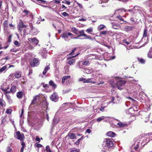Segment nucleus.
I'll return each mask as SVG.
<instances>
[{
    "label": "nucleus",
    "instance_id": "1",
    "mask_svg": "<svg viewBox=\"0 0 152 152\" xmlns=\"http://www.w3.org/2000/svg\"><path fill=\"white\" fill-rule=\"evenodd\" d=\"M113 142L110 139H106L104 141L102 147L104 149H107V148H110L113 146Z\"/></svg>",
    "mask_w": 152,
    "mask_h": 152
},
{
    "label": "nucleus",
    "instance_id": "2",
    "mask_svg": "<svg viewBox=\"0 0 152 152\" xmlns=\"http://www.w3.org/2000/svg\"><path fill=\"white\" fill-rule=\"evenodd\" d=\"M14 137L19 140L22 141L24 139V136L23 133H21L19 131H17L15 133Z\"/></svg>",
    "mask_w": 152,
    "mask_h": 152
},
{
    "label": "nucleus",
    "instance_id": "3",
    "mask_svg": "<svg viewBox=\"0 0 152 152\" xmlns=\"http://www.w3.org/2000/svg\"><path fill=\"white\" fill-rule=\"evenodd\" d=\"M61 36L66 41H69V39H68L69 36L71 38L73 36V35L70 32L64 33L61 34Z\"/></svg>",
    "mask_w": 152,
    "mask_h": 152
},
{
    "label": "nucleus",
    "instance_id": "4",
    "mask_svg": "<svg viewBox=\"0 0 152 152\" xmlns=\"http://www.w3.org/2000/svg\"><path fill=\"white\" fill-rule=\"evenodd\" d=\"M79 53L77 54L76 55L73 56L72 57H68L67 58V60H68L67 61V63L71 65H73L75 63V59H71L72 58H75L77 56Z\"/></svg>",
    "mask_w": 152,
    "mask_h": 152
},
{
    "label": "nucleus",
    "instance_id": "5",
    "mask_svg": "<svg viewBox=\"0 0 152 152\" xmlns=\"http://www.w3.org/2000/svg\"><path fill=\"white\" fill-rule=\"evenodd\" d=\"M79 33L80 34L77 35L78 37H79L81 36H83L85 37V38L83 39H88L91 40L92 39V38L91 37L85 34L84 31L83 30L81 31H79L78 34Z\"/></svg>",
    "mask_w": 152,
    "mask_h": 152
},
{
    "label": "nucleus",
    "instance_id": "6",
    "mask_svg": "<svg viewBox=\"0 0 152 152\" xmlns=\"http://www.w3.org/2000/svg\"><path fill=\"white\" fill-rule=\"evenodd\" d=\"M28 40L29 42L35 45H37L39 42V40L36 37L28 38Z\"/></svg>",
    "mask_w": 152,
    "mask_h": 152
},
{
    "label": "nucleus",
    "instance_id": "7",
    "mask_svg": "<svg viewBox=\"0 0 152 152\" xmlns=\"http://www.w3.org/2000/svg\"><path fill=\"white\" fill-rule=\"evenodd\" d=\"M39 64V60L37 58H34L30 62V65L34 67L38 65Z\"/></svg>",
    "mask_w": 152,
    "mask_h": 152
},
{
    "label": "nucleus",
    "instance_id": "8",
    "mask_svg": "<svg viewBox=\"0 0 152 152\" xmlns=\"http://www.w3.org/2000/svg\"><path fill=\"white\" fill-rule=\"evenodd\" d=\"M126 83V81L125 80H121L117 82L116 85L118 89L121 90L122 88L121 87L123 85L125 84Z\"/></svg>",
    "mask_w": 152,
    "mask_h": 152
},
{
    "label": "nucleus",
    "instance_id": "9",
    "mask_svg": "<svg viewBox=\"0 0 152 152\" xmlns=\"http://www.w3.org/2000/svg\"><path fill=\"white\" fill-rule=\"evenodd\" d=\"M39 97L38 95H37L35 96L33 100L31 105H32L35 104L37 102V101L39 100Z\"/></svg>",
    "mask_w": 152,
    "mask_h": 152
},
{
    "label": "nucleus",
    "instance_id": "10",
    "mask_svg": "<svg viewBox=\"0 0 152 152\" xmlns=\"http://www.w3.org/2000/svg\"><path fill=\"white\" fill-rule=\"evenodd\" d=\"M41 106L43 108H44L46 110H47L48 108V104L45 101L42 102L40 104Z\"/></svg>",
    "mask_w": 152,
    "mask_h": 152
},
{
    "label": "nucleus",
    "instance_id": "11",
    "mask_svg": "<svg viewBox=\"0 0 152 152\" xmlns=\"http://www.w3.org/2000/svg\"><path fill=\"white\" fill-rule=\"evenodd\" d=\"M50 99L52 101L56 102L57 98V95L56 94L53 93L50 97Z\"/></svg>",
    "mask_w": 152,
    "mask_h": 152
},
{
    "label": "nucleus",
    "instance_id": "12",
    "mask_svg": "<svg viewBox=\"0 0 152 152\" xmlns=\"http://www.w3.org/2000/svg\"><path fill=\"white\" fill-rule=\"evenodd\" d=\"M134 28V26H126L125 27L124 30L126 31H128L132 30Z\"/></svg>",
    "mask_w": 152,
    "mask_h": 152
},
{
    "label": "nucleus",
    "instance_id": "13",
    "mask_svg": "<svg viewBox=\"0 0 152 152\" xmlns=\"http://www.w3.org/2000/svg\"><path fill=\"white\" fill-rule=\"evenodd\" d=\"M67 136L69 137L70 139H75L76 138L75 134L73 133H69L67 135Z\"/></svg>",
    "mask_w": 152,
    "mask_h": 152
},
{
    "label": "nucleus",
    "instance_id": "14",
    "mask_svg": "<svg viewBox=\"0 0 152 152\" xmlns=\"http://www.w3.org/2000/svg\"><path fill=\"white\" fill-rule=\"evenodd\" d=\"M107 135L110 137H114L115 136V134L111 131H110L107 132Z\"/></svg>",
    "mask_w": 152,
    "mask_h": 152
},
{
    "label": "nucleus",
    "instance_id": "15",
    "mask_svg": "<svg viewBox=\"0 0 152 152\" xmlns=\"http://www.w3.org/2000/svg\"><path fill=\"white\" fill-rule=\"evenodd\" d=\"M48 64V65H47L45 67L44 70L42 72V74L44 75L46 74L47 71L50 69V64Z\"/></svg>",
    "mask_w": 152,
    "mask_h": 152
},
{
    "label": "nucleus",
    "instance_id": "16",
    "mask_svg": "<svg viewBox=\"0 0 152 152\" xmlns=\"http://www.w3.org/2000/svg\"><path fill=\"white\" fill-rule=\"evenodd\" d=\"M94 79L93 78H90L86 79V83H94L96 82L95 81H93Z\"/></svg>",
    "mask_w": 152,
    "mask_h": 152
},
{
    "label": "nucleus",
    "instance_id": "17",
    "mask_svg": "<svg viewBox=\"0 0 152 152\" xmlns=\"http://www.w3.org/2000/svg\"><path fill=\"white\" fill-rule=\"evenodd\" d=\"M15 76L16 78H19L21 76V72L19 71L16 72L15 73Z\"/></svg>",
    "mask_w": 152,
    "mask_h": 152
},
{
    "label": "nucleus",
    "instance_id": "18",
    "mask_svg": "<svg viewBox=\"0 0 152 152\" xmlns=\"http://www.w3.org/2000/svg\"><path fill=\"white\" fill-rule=\"evenodd\" d=\"M72 31L73 32L76 34H78L79 30L76 28L74 27H73L71 28Z\"/></svg>",
    "mask_w": 152,
    "mask_h": 152
},
{
    "label": "nucleus",
    "instance_id": "19",
    "mask_svg": "<svg viewBox=\"0 0 152 152\" xmlns=\"http://www.w3.org/2000/svg\"><path fill=\"white\" fill-rule=\"evenodd\" d=\"M148 56L149 58H152V47L150 49L148 53Z\"/></svg>",
    "mask_w": 152,
    "mask_h": 152
},
{
    "label": "nucleus",
    "instance_id": "20",
    "mask_svg": "<svg viewBox=\"0 0 152 152\" xmlns=\"http://www.w3.org/2000/svg\"><path fill=\"white\" fill-rule=\"evenodd\" d=\"M106 27L103 24H101L98 26L97 29L99 31H100L103 30Z\"/></svg>",
    "mask_w": 152,
    "mask_h": 152
},
{
    "label": "nucleus",
    "instance_id": "21",
    "mask_svg": "<svg viewBox=\"0 0 152 152\" xmlns=\"http://www.w3.org/2000/svg\"><path fill=\"white\" fill-rule=\"evenodd\" d=\"M17 96L19 99H21L23 97V94L22 92L19 91L17 93Z\"/></svg>",
    "mask_w": 152,
    "mask_h": 152
},
{
    "label": "nucleus",
    "instance_id": "22",
    "mask_svg": "<svg viewBox=\"0 0 152 152\" xmlns=\"http://www.w3.org/2000/svg\"><path fill=\"white\" fill-rule=\"evenodd\" d=\"M59 119L58 118L55 117L53 120V123L56 124H58L59 121Z\"/></svg>",
    "mask_w": 152,
    "mask_h": 152
},
{
    "label": "nucleus",
    "instance_id": "23",
    "mask_svg": "<svg viewBox=\"0 0 152 152\" xmlns=\"http://www.w3.org/2000/svg\"><path fill=\"white\" fill-rule=\"evenodd\" d=\"M16 86H12L10 89V91H11V93H14L16 91Z\"/></svg>",
    "mask_w": 152,
    "mask_h": 152
},
{
    "label": "nucleus",
    "instance_id": "24",
    "mask_svg": "<svg viewBox=\"0 0 152 152\" xmlns=\"http://www.w3.org/2000/svg\"><path fill=\"white\" fill-rule=\"evenodd\" d=\"M117 18H118V19L119 20V21L118 22L121 23H122L124 21V19L122 18V17L120 15L118 16L117 17Z\"/></svg>",
    "mask_w": 152,
    "mask_h": 152
},
{
    "label": "nucleus",
    "instance_id": "25",
    "mask_svg": "<svg viewBox=\"0 0 152 152\" xmlns=\"http://www.w3.org/2000/svg\"><path fill=\"white\" fill-rule=\"evenodd\" d=\"M120 127H124L126 126V124L123 123L121 122H119L117 124Z\"/></svg>",
    "mask_w": 152,
    "mask_h": 152
},
{
    "label": "nucleus",
    "instance_id": "26",
    "mask_svg": "<svg viewBox=\"0 0 152 152\" xmlns=\"http://www.w3.org/2000/svg\"><path fill=\"white\" fill-rule=\"evenodd\" d=\"M0 105L2 107L5 106V102L2 99H0Z\"/></svg>",
    "mask_w": 152,
    "mask_h": 152
},
{
    "label": "nucleus",
    "instance_id": "27",
    "mask_svg": "<svg viewBox=\"0 0 152 152\" xmlns=\"http://www.w3.org/2000/svg\"><path fill=\"white\" fill-rule=\"evenodd\" d=\"M70 77V76H64L62 78V83H64L66 80L69 78Z\"/></svg>",
    "mask_w": 152,
    "mask_h": 152
},
{
    "label": "nucleus",
    "instance_id": "28",
    "mask_svg": "<svg viewBox=\"0 0 152 152\" xmlns=\"http://www.w3.org/2000/svg\"><path fill=\"white\" fill-rule=\"evenodd\" d=\"M49 84L54 88L56 87V85L54 84L53 82L51 80L49 82Z\"/></svg>",
    "mask_w": 152,
    "mask_h": 152
},
{
    "label": "nucleus",
    "instance_id": "29",
    "mask_svg": "<svg viewBox=\"0 0 152 152\" xmlns=\"http://www.w3.org/2000/svg\"><path fill=\"white\" fill-rule=\"evenodd\" d=\"M22 147L21 148L20 152H23V149L25 146V143L23 141L21 142Z\"/></svg>",
    "mask_w": 152,
    "mask_h": 152
},
{
    "label": "nucleus",
    "instance_id": "30",
    "mask_svg": "<svg viewBox=\"0 0 152 152\" xmlns=\"http://www.w3.org/2000/svg\"><path fill=\"white\" fill-rule=\"evenodd\" d=\"M18 26L22 28H26L27 27V26L23 24L22 20H21L20 22L19 23Z\"/></svg>",
    "mask_w": 152,
    "mask_h": 152
},
{
    "label": "nucleus",
    "instance_id": "31",
    "mask_svg": "<svg viewBox=\"0 0 152 152\" xmlns=\"http://www.w3.org/2000/svg\"><path fill=\"white\" fill-rule=\"evenodd\" d=\"M7 68V66L5 65L0 69V72L1 73L5 70Z\"/></svg>",
    "mask_w": 152,
    "mask_h": 152
},
{
    "label": "nucleus",
    "instance_id": "32",
    "mask_svg": "<svg viewBox=\"0 0 152 152\" xmlns=\"http://www.w3.org/2000/svg\"><path fill=\"white\" fill-rule=\"evenodd\" d=\"M28 29H25L23 31V36L25 37L28 34Z\"/></svg>",
    "mask_w": 152,
    "mask_h": 152
},
{
    "label": "nucleus",
    "instance_id": "33",
    "mask_svg": "<svg viewBox=\"0 0 152 152\" xmlns=\"http://www.w3.org/2000/svg\"><path fill=\"white\" fill-rule=\"evenodd\" d=\"M23 13L24 15L25 16H27L28 14L30 13V11L26 10H24L23 11Z\"/></svg>",
    "mask_w": 152,
    "mask_h": 152
},
{
    "label": "nucleus",
    "instance_id": "34",
    "mask_svg": "<svg viewBox=\"0 0 152 152\" xmlns=\"http://www.w3.org/2000/svg\"><path fill=\"white\" fill-rule=\"evenodd\" d=\"M79 81H82L83 83H86V79L85 78H80L79 79Z\"/></svg>",
    "mask_w": 152,
    "mask_h": 152
},
{
    "label": "nucleus",
    "instance_id": "35",
    "mask_svg": "<svg viewBox=\"0 0 152 152\" xmlns=\"http://www.w3.org/2000/svg\"><path fill=\"white\" fill-rule=\"evenodd\" d=\"M104 117L103 116L97 118L96 121L98 122H100L104 119Z\"/></svg>",
    "mask_w": 152,
    "mask_h": 152
},
{
    "label": "nucleus",
    "instance_id": "36",
    "mask_svg": "<svg viewBox=\"0 0 152 152\" xmlns=\"http://www.w3.org/2000/svg\"><path fill=\"white\" fill-rule=\"evenodd\" d=\"M108 31H102L100 32V34L106 35L108 34Z\"/></svg>",
    "mask_w": 152,
    "mask_h": 152
},
{
    "label": "nucleus",
    "instance_id": "37",
    "mask_svg": "<svg viewBox=\"0 0 152 152\" xmlns=\"http://www.w3.org/2000/svg\"><path fill=\"white\" fill-rule=\"evenodd\" d=\"M46 150L47 152H52L49 146L47 145L46 147Z\"/></svg>",
    "mask_w": 152,
    "mask_h": 152
},
{
    "label": "nucleus",
    "instance_id": "38",
    "mask_svg": "<svg viewBox=\"0 0 152 152\" xmlns=\"http://www.w3.org/2000/svg\"><path fill=\"white\" fill-rule=\"evenodd\" d=\"M38 3H42V4H45L47 3V1H46L44 0H37Z\"/></svg>",
    "mask_w": 152,
    "mask_h": 152
},
{
    "label": "nucleus",
    "instance_id": "39",
    "mask_svg": "<svg viewBox=\"0 0 152 152\" xmlns=\"http://www.w3.org/2000/svg\"><path fill=\"white\" fill-rule=\"evenodd\" d=\"M77 48H75L72 50L71 53H70L68 56L69 55H73L74 54L75 51L77 50Z\"/></svg>",
    "mask_w": 152,
    "mask_h": 152
},
{
    "label": "nucleus",
    "instance_id": "40",
    "mask_svg": "<svg viewBox=\"0 0 152 152\" xmlns=\"http://www.w3.org/2000/svg\"><path fill=\"white\" fill-rule=\"evenodd\" d=\"M83 137V136L81 138L78 139L77 141L75 142V144L77 145H78L80 144V142L82 139V138Z\"/></svg>",
    "mask_w": 152,
    "mask_h": 152
},
{
    "label": "nucleus",
    "instance_id": "41",
    "mask_svg": "<svg viewBox=\"0 0 152 152\" xmlns=\"http://www.w3.org/2000/svg\"><path fill=\"white\" fill-rule=\"evenodd\" d=\"M107 35H108L109 36H113L114 35V34L112 31H108V33Z\"/></svg>",
    "mask_w": 152,
    "mask_h": 152
},
{
    "label": "nucleus",
    "instance_id": "42",
    "mask_svg": "<svg viewBox=\"0 0 152 152\" xmlns=\"http://www.w3.org/2000/svg\"><path fill=\"white\" fill-rule=\"evenodd\" d=\"M147 31L146 29L144 30V33L143 34V37H146L147 36Z\"/></svg>",
    "mask_w": 152,
    "mask_h": 152
},
{
    "label": "nucleus",
    "instance_id": "43",
    "mask_svg": "<svg viewBox=\"0 0 152 152\" xmlns=\"http://www.w3.org/2000/svg\"><path fill=\"white\" fill-rule=\"evenodd\" d=\"M140 9V7L137 6H135L134 7L133 10H139Z\"/></svg>",
    "mask_w": 152,
    "mask_h": 152
},
{
    "label": "nucleus",
    "instance_id": "44",
    "mask_svg": "<svg viewBox=\"0 0 152 152\" xmlns=\"http://www.w3.org/2000/svg\"><path fill=\"white\" fill-rule=\"evenodd\" d=\"M89 61H86L83 62L82 64L85 66L88 65L89 64Z\"/></svg>",
    "mask_w": 152,
    "mask_h": 152
},
{
    "label": "nucleus",
    "instance_id": "45",
    "mask_svg": "<svg viewBox=\"0 0 152 152\" xmlns=\"http://www.w3.org/2000/svg\"><path fill=\"white\" fill-rule=\"evenodd\" d=\"M61 14L64 17L69 16V14L66 12H62Z\"/></svg>",
    "mask_w": 152,
    "mask_h": 152
},
{
    "label": "nucleus",
    "instance_id": "46",
    "mask_svg": "<svg viewBox=\"0 0 152 152\" xmlns=\"http://www.w3.org/2000/svg\"><path fill=\"white\" fill-rule=\"evenodd\" d=\"M138 61L141 63H144L145 61L143 58H138Z\"/></svg>",
    "mask_w": 152,
    "mask_h": 152
},
{
    "label": "nucleus",
    "instance_id": "47",
    "mask_svg": "<svg viewBox=\"0 0 152 152\" xmlns=\"http://www.w3.org/2000/svg\"><path fill=\"white\" fill-rule=\"evenodd\" d=\"M93 29L92 28H90L87 29L86 30V31L88 32H91L93 31Z\"/></svg>",
    "mask_w": 152,
    "mask_h": 152
},
{
    "label": "nucleus",
    "instance_id": "48",
    "mask_svg": "<svg viewBox=\"0 0 152 152\" xmlns=\"http://www.w3.org/2000/svg\"><path fill=\"white\" fill-rule=\"evenodd\" d=\"M12 151V149L10 148V147L8 146L7 149V152H11Z\"/></svg>",
    "mask_w": 152,
    "mask_h": 152
},
{
    "label": "nucleus",
    "instance_id": "49",
    "mask_svg": "<svg viewBox=\"0 0 152 152\" xmlns=\"http://www.w3.org/2000/svg\"><path fill=\"white\" fill-rule=\"evenodd\" d=\"M14 44L17 47L19 46L20 45V44L18 41H15L14 42Z\"/></svg>",
    "mask_w": 152,
    "mask_h": 152
},
{
    "label": "nucleus",
    "instance_id": "50",
    "mask_svg": "<svg viewBox=\"0 0 152 152\" xmlns=\"http://www.w3.org/2000/svg\"><path fill=\"white\" fill-rule=\"evenodd\" d=\"M35 146L38 148H40L42 146V145L40 144H39L37 143H36L35 144Z\"/></svg>",
    "mask_w": 152,
    "mask_h": 152
},
{
    "label": "nucleus",
    "instance_id": "51",
    "mask_svg": "<svg viewBox=\"0 0 152 152\" xmlns=\"http://www.w3.org/2000/svg\"><path fill=\"white\" fill-rule=\"evenodd\" d=\"M2 90H3L4 91L5 95H6L8 94V91L7 90V89H4V88H2Z\"/></svg>",
    "mask_w": 152,
    "mask_h": 152
},
{
    "label": "nucleus",
    "instance_id": "52",
    "mask_svg": "<svg viewBox=\"0 0 152 152\" xmlns=\"http://www.w3.org/2000/svg\"><path fill=\"white\" fill-rule=\"evenodd\" d=\"M108 1V0H101L99 1V3L102 4L103 3H106Z\"/></svg>",
    "mask_w": 152,
    "mask_h": 152
},
{
    "label": "nucleus",
    "instance_id": "53",
    "mask_svg": "<svg viewBox=\"0 0 152 152\" xmlns=\"http://www.w3.org/2000/svg\"><path fill=\"white\" fill-rule=\"evenodd\" d=\"M7 99L9 101H11V96H10L9 95L7 94L6 95Z\"/></svg>",
    "mask_w": 152,
    "mask_h": 152
},
{
    "label": "nucleus",
    "instance_id": "54",
    "mask_svg": "<svg viewBox=\"0 0 152 152\" xmlns=\"http://www.w3.org/2000/svg\"><path fill=\"white\" fill-rule=\"evenodd\" d=\"M11 109H7L6 111V113L7 114H11Z\"/></svg>",
    "mask_w": 152,
    "mask_h": 152
},
{
    "label": "nucleus",
    "instance_id": "55",
    "mask_svg": "<svg viewBox=\"0 0 152 152\" xmlns=\"http://www.w3.org/2000/svg\"><path fill=\"white\" fill-rule=\"evenodd\" d=\"M4 26L7 27L8 26V23L7 21H5L4 23Z\"/></svg>",
    "mask_w": 152,
    "mask_h": 152
},
{
    "label": "nucleus",
    "instance_id": "56",
    "mask_svg": "<svg viewBox=\"0 0 152 152\" xmlns=\"http://www.w3.org/2000/svg\"><path fill=\"white\" fill-rule=\"evenodd\" d=\"M86 17L83 18H82L79 19V21H86Z\"/></svg>",
    "mask_w": 152,
    "mask_h": 152
},
{
    "label": "nucleus",
    "instance_id": "57",
    "mask_svg": "<svg viewBox=\"0 0 152 152\" xmlns=\"http://www.w3.org/2000/svg\"><path fill=\"white\" fill-rule=\"evenodd\" d=\"M12 37V36L11 35H10L9 36L8 39V42H10L11 41V38Z\"/></svg>",
    "mask_w": 152,
    "mask_h": 152
},
{
    "label": "nucleus",
    "instance_id": "58",
    "mask_svg": "<svg viewBox=\"0 0 152 152\" xmlns=\"http://www.w3.org/2000/svg\"><path fill=\"white\" fill-rule=\"evenodd\" d=\"M86 72L87 73H90L92 71L91 70L89 69H86Z\"/></svg>",
    "mask_w": 152,
    "mask_h": 152
},
{
    "label": "nucleus",
    "instance_id": "59",
    "mask_svg": "<svg viewBox=\"0 0 152 152\" xmlns=\"http://www.w3.org/2000/svg\"><path fill=\"white\" fill-rule=\"evenodd\" d=\"M91 132V131L89 129H87L86 131V133H90Z\"/></svg>",
    "mask_w": 152,
    "mask_h": 152
},
{
    "label": "nucleus",
    "instance_id": "60",
    "mask_svg": "<svg viewBox=\"0 0 152 152\" xmlns=\"http://www.w3.org/2000/svg\"><path fill=\"white\" fill-rule=\"evenodd\" d=\"M118 11H124L125 12H126L127 11V10H125L123 8V9H120L117 10Z\"/></svg>",
    "mask_w": 152,
    "mask_h": 152
},
{
    "label": "nucleus",
    "instance_id": "61",
    "mask_svg": "<svg viewBox=\"0 0 152 152\" xmlns=\"http://www.w3.org/2000/svg\"><path fill=\"white\" fill-rule=\"evenodd\" d=\"M132 23H135L136 22L135 21L134 18H132L130 19Z\"/></svg>",
    "mask_w": 152,
    "mask_h": 152
},
{
    "label": "nucleus",
    "instance_id": "62",
    "mask_svg": "<svg viewBox=\"0 0 152 152\" xmlns=\"http://www.w3.org/2000/svg\"><path fill=\"white\" fill-rule=\"evenodd\" d=\"M14 77H15V74H11L9 76V77H11V78H13Z\"/></svg>",
    "mask_w": 152,
    "mask_h": 152
},
{
    "label": "nucleus",
    "instance_id": "63",
    "mask_svg": "<svg viewBox=\"0 0 152 152\" xmlns=\"http://www.w3.org/2000/svg\"><path fill=\"white\" fill-rule=\"evenodd\" d=\"M54 3L56 4H59L60 2V0H54Z\"/></svg>",
    "mask_w": 152,
    "mask_h": 152
},
{
    "label": "nucleus",
    "instance_id": "64",
    "mask_svg": "<svg viewBox=\"0 0 152 152\" xmlns=\"http://www.w3.org/2000/svg\"><path fill=\"white\" fill-rule=\"evenodd\" d=\"M114 83V81L113 80H111L110 81V83L111 84V86H112L113 87H114V85H113Z\"/></svg>",
    "mask_w": 152,
    "mask_h": 152
}]
</instances>
